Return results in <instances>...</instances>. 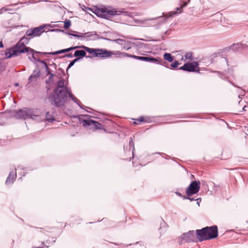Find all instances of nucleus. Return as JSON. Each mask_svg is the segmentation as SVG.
<instances>
[{
	"instance_id": "2eb2a0df",
	"label": "nucleus",
	"mask_w": 248,
	"mask_h": 248,
	"mask_svg": "<svg viewBox=\"0 0 248 248\" xmlns=\"http://www.w3.org/2000/svg\"><path fill=\"white\" fill-rule=\"evenodd\" d=\"M158 17L153 18H146L140 21V23L143 27H151L155 25L154 21Z\"/></svg>"
},
{
	"instance_id": "f704fd0d",
	"label": "nucleus",
	"mask_w": 248,
	"mask_h": 248,
	"mask_svg": "<svg viewBox=\"0 0 248 248\" xmlns=\"http://www.w3.org/2000/svg\"><path fill=\"white\" fill-rule=\"evenodd\" d=\"M155 63L160 64V65H163L167 68H168V67L166 65V64H167V62H166L164 61L163 60H162L161 59V62H160L159 63Z\"/></svg>"
},
{
	"instance_id": "412c9836",
	"label": "nucleus",
	"mask_w": 248,
	"mask_h": 248,
	"mask_svg": "<svg viewBox=\"0 0 248 248\" xmlns=\"http://www.w3.org/2000/svg\"><path fill=\"white\" fill-rule=\"evenodd\" d=\"M65 52H66V50H65V49H62V50L57 51L53 52H42V53H41V54H42L43 55H55L56 54H61V53H65Z\"/></svg>"
},
{
	"instance_id": "ddd939ff",
	"label": "nucleus",
	"mask_w": 248,
	"mask_h": 248,
	"mask_svg": "<svg viewBox=\"0 0 248 248\" xmlns=\"http://www.w3.org/2000/svg\"><path fill=\"white\" fill-rule=\"evenodd\" d=\"M198 67V64L196 62L192 63L187 62L185 63L184 65L180 67L179 69L187 72H195L197 71L196 68Z\"/></svg>"
},
{
	"instance_id": "20e7f679",
	"label": "nucleus",
	"mask_w": 248,
	"mask_h": 248,
	"mask_svg": "<svg viewBox=\"0 0 248 248\" xmlns=\"http://www.w3.org/2000/svg\"><path fill=\"white\" fill-rule=\"evenodd\" d=\"M125 13L124 9L122 10H117L116 9L112 8L109 10L107 8L104 7L97 9L95 14L97 16L106 19H110L115 16H119L121 14Z\"/></svg>"
},
{
	"instance_id": "b1692460",
	"label": "nucleus",
	"mask_w": 248,
	"mask_h": 248,
	"mask_svg": "<svg viewBox=\"0 0 248 248\" xmlns=\"http://www.w3.org/2000/svg\"><path fill=\"white\" fill-rule=\"evenodd\" d=\"M163 58L165 61H167L170 62H172L173 61V57L171 56V54L168 53H165L164 54Z\"/></svg>"
},
{
	"instance_id": "79ce46f5",
	"label": "nucleus",
	"mask_w": 248,
	"mask_h": 248,
	"mask_svg": "<svg viewBox=\"0 0 248 248\" xmlns=\"http://www.w3.org/2000/svg\"><path fill=\"white\" fill-rule=\"evenodd\" d=\"M1 10L2 11H7V10H8V9H6L5 7H3V8H2L1 9Z\"/></svg>"
},
{
	"instance_id": "aec40b11",
	"label": "nucleus",
	"mask_w": 248,
	"mask_h": 248,
	"mask_svg": "<svg viewBox=\"0 0 248 248\" xmlns=\"http://www.w3.org/2000/svg\"><path fill=\"white\" fill-rule=\"evenodd\" d=\"M73 33L67 32L66 33L69 34L71 36L77 37L78 39L82 38L84 37V35H83V33L78 32L75 31H72Z\"/></svg>"
},
{
	"instance_id": "f03ea898",
	"label": "nucleus",
	"mask_w": 248,
	"mask_h": 248,
	"mask_svg": "<svg viewBox=\"0 0 248 248\" xmlns=\"http://www.w3.org/2000/svg\"><path fill=\"white\" fill-rule=\"evenodd\" d=\"M30 39L24 36L13 47L7 48L5 52L6 58L9 59L13 56H18L21 53H27L30 60H31V58L36 60L35 54H41L42 52L35 51L25 46L28 44Z\"/></svg>"
},
{
	"instance_id": "f257e3e1",
	"label": "nucleus",
	"mask_w": 248,
	"mask_h": 248,
	"mask_svg": "<svg viewBox=\"0 0 248 248\" xmlns=\"http://www.w3.org/2000/svg\"><path fill=\"white\" fill-rule=\"evenodd\" d=\"M57 87L55 89L49 97L51 104L56 107L64 106L67 95L81 108H84V105L71 93V89L64 86L63 79H61L57 82Z\"/></svg>"
},
{
	"instance_id": "9d476101",
	"label": "nucleus",
	"mask_w": 248,
	"mask_h": 248,
	"mask_svg": "<svg viewBox=\"0 0 248 248\" xmlns=\"http://www.w3.org/2000/svg\"><path fill=\"white\" fill-rule=\"evenodd\" d=\"M27 119H39L42 112L40 108H27Z\"/></svg>"
},
{
	"instance_id": "e433bc0d",
	"label": "nucleus",
	"mask_w": 248,
	"mask_h": 248,
	"mask_svg": "<svg viewBox=\"0 0 248 248\" xmlns=\"http://www.w3.org/2000/svg\"><path fill=\"white\" fill-rule=\"evenodd\" d=\"M129 145L130 147H133V149L134 148V141H133L132 138H130V140H129Z\"/></svg>"
},
{
	"instance_id": "7ed1b4c3",
	"label": "nucleus",
	"mask_w": 248,
	"mask_h": 248,
	"mask_svg": "<svg viewBox=\"0 0 248 248\" xmlns=\"http://www.w3.org/2000/svg\"><path fill=\"white\" fill-rule=\"evenodd\" d=\"M196 235L199 242L215 239L218 236L217 227L213 225L211 227H205L201 230H197Z\"/></svg>"
},
{
	"instance_id": "de8ad7c7",
	"label": "nucleus",
	"mask_w": 248,
	"mask_h": 248,
	"mask_svg": "<svg viewBox=\"0 0 248 248\" xmlns=\"http://www.w3.org/2000/svg\"><path fill=\"white\" fill-rule=\"evenodd\" d=\"M176 11H178L177 10H176ZM177 12H175V13H173V15H175V13H176Z\"/></svg>"
},
{
	"instance_id": "cd10ccee",
	"label": "nucleus",
	"mask_w": 248,
	"mask_h": 248,
	"mask_svg": "<svg viewBox=\"0 0 248 248\" xmlns=\"http://www.w3.org/2000/svg\"><path fill=\"white\" fill-rule=\"evenodd\" d=\"M71 25V22L69 19H66L64 22V28L68 29Z\"/></svg>"
},
{
	"instance_id": "c85d7f7f",
	"label": "nucleus",
	"mask_w": 248,
	"mask_h": 248,
	"mask_svg": "<svg viewBox=\"0 0 248 248\" xmlns=\"http://www.w3.org/2000/svg\"><path fill=\"white\" fill-rule=\"evenodd\" d=\"M118 54L120 55H121L123 57H127L132 58H133V57L134 56V55H131V54H128V53H125V52H121L120 51L118 52Z\"/></svg>"
},
{
	"instance_id": "9b49d317",
	"label": "nucleus",
	"mask_w": 248,
	"mask_h": 248,
	"mask_svg": "<svg viewBox=\"0 0 248 248\" xmlns=\"http://www.w3.org/2000/svg\"><path fill=\"white\" fill-rule=\"evenodd\" d=\"M146 56H138L134 55L133 58L136 60L142 61L150 63H159L161 62V58L159 57L153 58L151 57H148L147 55L144 54Z\"/></svg>"
},
{
	"instance_id": "c756f323",
	"label": "nucleus",
	"mask_w": 248,
	"mask_h": 248,
	"mask_svg": "<svg viewBox=\"0 0 248 248\" xmlns=\"http://www.w3.org/2000/svg\"><path fill=\"white\" fill-rule=\"evenodd\" d=\"M46 74L47 75H49V80L50 81H51V80H52L54 76V74L51 73L50 72V69H48L46 71Z\"/></svg>"
},
{
	"instance_id": "1a4fd4ad",
	"label": "nucleus",
	"mask_w": 248,
	"mask_h": 248,
	"mask_svg": "<svg viewBox=\"0 0 248 248\" xmlns=\"http://www.w3.org/2000/svg\"><path fill=\"white\" fill-rule=\"evenodd\" d=\"M81 124L84 127H89L90 129H102L103 127V125L93 120H83L81 122Z\"/></svg>"
},
{
	"instance_id": "8fccbe9b",
	"label": "nucleus",
	"mask_w": 248,
	"mask_h": 248,
	"mask_svg": "<svg viewBox=\"0 0 248 248\" xmlns=\"http://www.w3.org/2000/svg\"><path fill=\"white\" fill-rule=\"evenodd\" d=\"M245 108V106L243 108V109L244 110V108Z\"/></svg>"
},
{
	"instance_id": "473e14b6",
	"label": "nucleus",
	"mask_w": 248,
	"mask_h": 248,
	"mask_svg": "<svg viewBox=\"0 0 248 248\" xmlns=\"http://www.w3.org/2000/svg\"><path fill=\"white\" fill-rule=\"evenodd\" d=\"M78 61V59H75L72 61H71L68 66V69L73 66L74 64L75 63V62H76Z\"/></svg>"
},
{
	"instance_id": "f8f14e48",
	"label": "nucleus",
	"mask_w": 248,
	"mask_h": 248,
	"mask_svg": "<svg viewBox=\"0 0 248 248\" xmlns=\"http://www.w3.org/2000/svg\"><path fill=\"white\" fill-rule=\"evenodd\" d=\"M120 41L122 42V45H123V49L125 50H128L135 45L138 48H142L145 46V45L141 42H138L137 44H134L129 41H125L122 39L120 40Z\"/></svg>"
},
{
	"instance_id": "7c9ffc66",
	"label": "nucleus",
	"mask_w": 248,
	"mask_h": 248,
	"mask_svg": "<svg viewBox=\"0 0 248 248\" xmlns=\"http://www.w3.org/2000/svg\"><path fill=\"white\" fill-rule=\"evenodd\" d=\"M240 46H241V44H233L231 46V48L232 50H236L237 48H239Z\"/></svg>"
},
{
	"instance_id": "a19ab883",
	"label": "nucleus",
	"mask_w": 248,
	"mask_h": 248,
	"mask_svg": "<svg viewBox=\"0 0 248 248\" xmlns=\"http://www.w3.org/2000/svg\"><path fill=\"white\" fill-rule=\"evenodd\" d=\"M50 65L53 66L55 70L56 69L57 65L55 63L53 62L52 64H50Z\"/></svg>"
},
{
	"instance_id": "09e8293b",
	"label": "nucleus",
	"mask_w": 248,
	"mask_h": 248,
	"mask_svg": "<svg viewBox=\"0 0 248 248\" xmlns=\"http://www.w3.org/2000/svg\"><path fill=\"white\" fill-rule=\"evenodd\" d=\"M199 202H197V203H198V204L199 205Z\"/></svg>"
},
{
	"instance_id": "bb28decb",
	"label": "nucleus",
	"mask_w": 248,
	"mask_h": 248,
	"mask_svg": "<svg viewBox=\"0 0 248 248\" xmlns=\"http://www.w3.org/2000/svg\"><path fill=\"white\" fill-rule=\"evenodd\" d=\"M83 47H86V46H72V47H70L69 48H66L65 49V50H66V52H68L71 50H75V49H76L77 48H83Z\"/></svg>"
},
{
	"instance_id": "f3484780",
	"label": "nucleus",
	"mask_w": 248,
	"mask_h": 248,
	"mask_svg": "<svg viewBox=\"0 0 248 248\" xmlns=\"http://www.w3.org/2000/svg\"><path fill=\"white\" fill-rule=\"evenodd\" d=\"M16 171H11L9 173V175L6 179V180L5 182L6 185H10L11 184L13 183L14 181H15V178H16Z\"/></svg>"
},
{
	"instance_id": "ea45409f",
	"label": "nucleus",
	"mask_w": 248,
	"mask_h": 248,
	"mask_svg": "<svg viewBox=\"0 0 248 248\" xmlns=\"http://www.w3.org/2000/svg\"><path fill=\"white\" fill-rule=\"evenodd\" d=\"M175 194H176L177 196H179V197H182V198H183V196H185L184 195H182L180 192H178V191L175 192Z\"/></svg>"
},
{
	"instance_id": "393cba45",
	"label": "nucleus",
	"mask_w": 248,
	"mask_h": 248,
	"mask_svg": "<svg viewBox=\"0 0 248 248\" xmlns=\"http://www.w3.org/2000/svg\"><path fill=\"white\" fill-rule=\"evenodd\" d=\"M83 35L85 38H91L93 36H96L97 34L95 32H87L84 33H83Z\"/></svg>"
},
{
	"instance_id": "6e6552de",
	"label": "nucleus",
	"mask_w": 248,
	"mask_h": 248,
	"mask_svg": "<svg viewBox=\"0 0 248 248\" xmlns=\"http://www.w3.org/2000/svg\"><path fill=\"white\" fill-rule=\"evenodd\" d=\"M196 240L195 233L194 231H190L187 233H184L181 236L179 243L181 245L185 243H190Z\"/></svg>"
},
{
	"instance_id": "a878e982",
	"label": "nucleus",
	"mask_w": 248,
	"mask_h": 248,
	"mask_svg": "<svg viewBox=\"0 0 248 248\" xmlns=\"http://www.w3.org/2000/svg\"><path fill=\"white\" fill-rule=\"evenodd\" d=\"M181 1L182 5L180 8H176L177 11H180V9H182L183 7H186L190 2V0H181ZM179 13H181V11H180Z\"/></svg>"
},
{
	"instance_id": "58836bf2",
	"label": "nucleus",
	"mask_w": 248,
	"mask_h": 248,
	"mask_svg": "<svg viewBox=\"0 0 248 248\" xmlns=\"http://www.w3.org/2000/svg\"><path fill=\"white\" fill-rule=\"evenodd\" d=\"M73 56L74 55H73V54L71 53H70L65 54L64 57L72 58Z\"/></svg>"
},
{
	"instance_id": "4468645a",
	"label": "nucleus",
	"mask_w": 248,
	"mask_h": 248,
	"mask_svg": "<svg viewBox=\"0 0 248 248\" xmlns=\"http://www.w3.org/2000/svg\"><path fill=\"white\" fill-rule=\"evenodd\" d=\"M15 111V117L17 119L26 120L27 119V108H23Z\"/></svg>"
},
{
	"instance_id": "72a5a7b5",
	"label": "nucleus",
	"mask_w": 248,
	"mask_h": 248,
	"mask_svg": "<svg viewBox=\"0 0 248 248\" xmlns=\"http://www.w3.org/2000/svg\"><path fill=\"white\" fill-rule=\"evenodd\" d=\"M180 64L178 61H175L170 64V66L172 68H175L177 67V66Z\"/></svg>"
},
{
	"instance_id": "c9c22d12",
	"label": "nucleus",
	"mask_w": 248,
	"mask_h": 248,
	"mask_svg": "<svg viewBox=\"0 0 248 248\" xmlns=\"http://www.w3.org/2000/svg\"><path fill=\"white\" fill-rule=\"evenodd\" d=\"M183 199L184 200H186V199H187V200H190V201H194V200H196L194 198H190V196H188V197H186V196H183Z\"/></svg>"
},
{
	"instance_id": "dca6fc26",
	"label": "nucleus",
	"mask_w": 248,
	"mask_h": 248,
	"mask_svg": "<svg viewBox=\"0 0 248 248\" xmlns=\"http://www.w3.org/2000/svg\"><path fill=\"white\" fill-rule=\"evenodd\" d=\"M86 50H77L75 51L74 56L77 57L76 59H78V61L82 59L83 57L91 58L89 56H86Z\"/></svg>"
},
{
	"instance_id": "a18cd8bd",
	"label": "nucleus",
	"mask_w": 248,
	"mask_h": 248,
	"mask_svg": "<svg viewBox=\"0 0 248 248\" xmlns=\"http://www.w3.org/2000/svg\"><path fill=\"white\" fill-rule=\"evenodd\" d=\"M83 116H84V117H89V115H84Z\"/></svg>"
},
{
	"instance_id": "4c0bfd02",
	"label": "nucleus",
	"mask_w": 248,
	"mask_h": 248,
	"mask_svg": "<svg viewBox=\"0 0 248 248\" xmlns=\"http://www.w3.org/2000/svg\"><path fill=\"white\" fill-rule=\"evenodd\" d=\"M5 69V67L4 66H3L2 63L0 61V73L4 70Z\"/></svg>"
},
{
	"instance_id": "49530a36",
	"label": "nucleus",
	"mask_w": 248,
	"mask_h": 248,
	"mask_svg": "<svg viewBox=\"0 0 248 248\" xmlns=\"http://www.w3.org/2000/svg\"><path fill=\"white\" fill-rule=\"evenodd\" d=\"M225 60L226 61V62L227 63L228 62V59L227 58H225Z\"/></svg>"
},
{
	"instance_id": "2f4dec72",
	"label": "nucleus",
	"mask_w": 248,
	"mask_h": 248,
	"mask_svg": "<svg viewBox=\"0 0 248 248\" xmlns=\"http://www.w3.org/2000/svg\"><path fill=\"white\" fill-rule=\"evenodd\" d=\"M185 58L187 60H192L193 59L192 53L191 52L186 53L185 55Z\"/></svg>"
},
{
	"instance_id": "37998d69",
	"label": "nucleus",
	"mask_w": 248,
	"mask_h": 248,
	"mask_svg": "<svg viewBox=\"0 0 248 248\" xmlns=\"http://www.w3.org/2000/svg\"><path fill=\"white\" fill-rule=\"evenodd\" d=\"M0 47H3V45L1 41H0Z\"/></svg>"
},
{
	"instance_id": "0eeeda50",
	"label": "nucleus",
	"mask_w": 248,
	"mask_h": 248,
	"mask_svg": "<svg viewBox=\"0 0 248 248\" xmlns=\"http://www.w3.org/2000/svg\"><path fill=\"white\" fill-rule=\"evenodd\" d=\"M44 28L45 25H42L38 27L31 28L26 31V35L31 37V38L40 36L44 32L43 30Z\"/></svg>"
},
{
	"instance_id": "423d86ee",
	"label": "nucleus",
	"mask_w": 248,
	"mask_h": 248,
	"mask_svg": "<svg viewBox=\"0 0 248 248\" xmlns=\"http://www.w3.org/2000/svg\"><path fill=\"white\" fill-rule=\"evenodd\" d=\"M201 183L199 181H193L191 182L186 189V194L188 196L198 193L200 188Z\"/></svg>"
},
{
	"instance_id": "a211bd4d",
	"label": "nucleus",
	"mask_w": 248,
	"mask_h": 248,
	"mask_svg": "<svg viewBox=\"0 0 248 248\" xmlns=\"http://www.w3.org/2000/svg\"><path fill=\"white\" fill-rule=\"evenodd\" d=\"M149 123V118H147L145 119L144 117L141 116L139 118L135 119L134 122V124L136 125L140 124L141 123Z\"/></svg>"
},
{
	"instance_id": "39448f33",
	"label": "nucleus",
	"mask_w": 248,
	"mask_h": 248,
	"mask_svg": "<svg viewBox=\"0 0 248 248\" xmlns=\"http://www.w3.org/2000/svg\"><path fill=\"white\" fill-rule=\"evenodd\" d=\"M83 49H84L90 54H92L93 57L102 59L108 58L113 54L112 51H108L106 49H96L89 48L88 47H83Z\"/></svg>"
},
{
	"instance_id": "4be33fe9",
	"label": "nucleus",
	"mask_w": 248,
	"mask_h": 248,
	"mask_svg": "<svg viewBox=\"0 0 248 248\" xmlns=\"http://www.w3.org/2000/svg\"><path fill=\"white\" fill-rule=\"evenodd\" d=\"M38 54H35V57L36 58V60H34L35 61L38 62H40L41 63L43 64L44 65L45 67L46 71L48 69H49V68L47 63L45 62V61L40 60L39 58V57L38 56Z\"/></svg>"
},
{
	"instance_id": "6ab92c4d",
	"label": "nucleus",
	"mask_w": 248,
	"mask_h": 248,
	"mask_svg": "<svg viewBox=\"0 0 248 248\" xmlns=\"http://www.w3.org/2000/svg\"><path fill=\"white\" fill-rule=\"evenodd\" d=\"M40 71L39 70H38V71L34 70L33 73L29 78L28 83L32 81V79L33 78H37L40 76Z\"/></svg>"
},
{
	"instance_id": "c03bdc74",
	"label": "nucleus",
	"mask_w": 248,
	"mask_h": 248,
	"mask_svg": "<svg viewBox=\"0 0 248 248\" xmlns=\"http://www.w3.org/2000/svg\"><path fill=\"white\" fill-rule=\"evenodd\" d=\"M15 85L16 86H18V83H15Z\"/></svg>"
},
{
	"instance_id": "5701e85b",
	"label": "nucleus",
	"mask_w": 248,
	"mask_h": 248,
	"mask_svg": "<svg viewBox=\"0 0 248 248\" xmlns=\"http://www.w3.org/2000/svg\"><path fill=\"white\" fill-rule=\"evenodd\" d=\"M45 119L46 121L48 123H52L55 120L54 117L50 114L48 111L46 112Z\"/></svg>"
}]
</instances>
